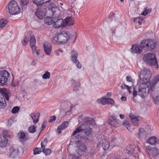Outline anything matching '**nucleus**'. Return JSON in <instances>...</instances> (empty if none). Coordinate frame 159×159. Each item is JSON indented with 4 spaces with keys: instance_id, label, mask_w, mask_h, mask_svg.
Masks as SVG:
<instances>
[{
    "instance_id": "nucleus-1",
    "label": "nucleus",
    "mask_w": 159,
    "mask_h": 159,
    "mask_svg": "<svg viewBox=\"0 0 159 159\" xmlns=\"http://www.w3.org/2000/svg\"><path fill=\"white\" fill-rule=\"evenodd\" d=\"M84 121L85 124L82 125L75 130L72 134L73 136L77 134L78 136L76 138L80 139L86 141L92 140L93 137L92 134V129L89 125L95 124L94 120L92 118H86Z\"/></svg>"
},
{
    "instance_id": "nucleus-2",
    "label": "nucleus",
    "mask_w": 159,
    "mask_h": 159,
    "mask_svg": "<svg viewBox=\"0 0 159 159\" xmlns=\"http://www.w3.org/2000/svg\"><path fill=\"white\" fill-rule=\"evenodd\" d=\"M69 38V33L62 31L56 34L51 40L53 44H62L67 42Z\"/></svg>"
},
{
    "instance_id": "nucleus-3",
    "label": "nucleus",
    "mask_w": 159,
    "mask_h": 159,
    "mask_svg": "<svg viewBox=\"0 0 159 159\" xmlns=\"http://www.w3.org/2000/svg\"><path fill=\"white\" fill-rule=\"evenodd\" d=\"M156 42L154 40H144L141 41L140 45L143 49L148 51L153 49L156 47Z\"/></svg>"
},
{
    "instance_id": "nucleus-4",
    "label": "nucleus",
    "mask_w": 159,
    "mask_h": 159,
    "mask_svg": "<svg viewBox=\"0 0 159 159\" xmlns=\"http://www.w3.org/2000/svg\"><path fill=\"white\" fill-rule=\"evenodd\" d=\"M7 8L9 13L12 15L18 14L20 12V9L18 6L17 3L14 0H11L6 8Z\"/></svg>"
},
{
    "instance_id": "nucleus-5",
    "label": "nucleus",
    "mask_w": 159,
    "mask_h": 159,
    "mask_svg": "<svg viewBox=\"0 0 159 159\" xmlns=\"http://www.w3.org/2000/svg\"><path fill=\"white\" fill-rule=\"evenodd\" d=\"M144 61L150 66L157 65L156 56L153 53H148L144 55L143 58Z\"/></svg>"
},
{
    "instance_id": "nucleus-6",
    "label": "nucleus",
    "mask_w": 159,
    "mask_h": 159,
    "mask_svg": "<svg viewBox=\"0 0 159 159\" xmlns=\"http://www.w3.org/2000/svg\"><path fill=\"white\" fill-rule=\"evenodd\" d=\"M75 143L76 152L80 156L85 154L87 151V148L85 144L80 141H76Z\"/></svg>"
},
{
    "instance_id": "nucleus-7",
    "label": "nucleus",
    "mask_w": 159,
    "mask_h": 159,
    "mask_svg": "<svg viewBox=\"0 0 159 159\" xmlns=\"http://www.w3.org/2000/svg\"><path fill=\"white\" fill-rule=\"evenodd\" d=\"M10 80V74L5 70L0 71V84L2 85H6L8 81Z\"/></svg>"
},
{
    "instance_id": "nucleus-8",
    "label": "nucleus",
    "mask_w": 159,
    "mask_h": 159,
    "mask_svg": "<svg viewBox=\"0 0 159 159\" xmlns=\"http://www.w3.org/2000/svg\"><path fill=\"white\" fill-rule=\"evenodd\" d=\"M139 77L140 80L144 83L148 82L151 77L150 70L148 68H144L141 71Z\"/></svg>"
},
{
    "instance_id": "nucleus-9",
    "label": "nucleus",
    "mask_w": 159,
    "mask_h": 159,
    "mask_svg": "<svg viewBox=\"0 0 159 159\" xmlns=\"http://www.w3.org/2000/svg\"><path fill=\"white\" fill-rule=\"evenodd\" d=\"M47 13V7L45 6H41L38 7L35 12V14L40 19H43Z\"/></svg>"
},
{
    "instance_id": "nucleus-10",
    "label": "nucleus",
    "mask_w": 159,
    "mask_h": 159,
    "mask_svg": "<svg viewBox=\"0 0 159 159\" xmlns=\"http://www.w3.org/2000/svg\"><path fill=\"white\" fill-rule=\"evenodd\" d=\"M149 88L145 84H141L139 87L138 94L141 97L143 98L149 93Z\"/></svg>"
},
{
    "instance_id": "nucleus-11",
    "label": "nucleus",
    "mask_w": 159,
    "mask_h": 159,
    "mask_svg": "<svg viewBox=\"0 0 159 159\" xmlns=\"http://www.w3.org/2000/svg\"><path fill=\"white\" fill-rule=\"evenodd\" d=\"M150 90L156 92V89L159 90V75H156L153 79L152 82L150 84Z\"/></svg>"
},
{
    "instance_id": "nucleus-12",
    "label": "nucleus",
    "mask_w": 159,
    "mask_h": 159,
    "mask_svg": "<svg viewBox=\"0 0 159 159\" xmlns=\"http://www.w3.org/2000/svg\"><path fill=\"white\" fill-rule=\"evenodd\" d=\"M146 150L148 155L153 158L159 154V150L156 147L148 146L146 148Z\"/></svg>"
},
{
    "instance_id": "nucleus-13",
    "label": "nucleus",
    "mask_w": 159,
    "mask_h": 159,
    "mask_svg": "<svg viewBox=\"0 0 159 159\" xmlns=\"http://www.w3.org/2000/svg\"><path fill=\"white\" fill-rule=\"evenodd\" d=\"M71 59L73 62L76 64L77 67L79 69L81 68V65L79 61L77 59L78 56V54L76 51L72 50L71 52Z\"/></svg>"
},
{
    "instance_id": "nucleus-14",
    "label": "nucleus",
    "mask_w": 159,
    "mask_h": 159,
    "mask_svg": "<svg viewBox=\"0 0 159 159\" xmlns=\"http://www.w3.org/2000/svg\"><path fill=\"white\" fill-rule=\"evenodd\" d=\"M53 27L55 28H58L60 27H64L66 26L64 21L60 17L53 19Z\"/></svg>"
},
{
    "instance_id": "nucleus-15",
    "label": "nucleus",
    "mask_w": 159,
    "mask_h": 159,
    "mask_svg": "<svg viewBox=\"0 0 159 159\" xmlns=\"http://www.w3.org/2000/svg\"><path fill=\"white\" fill-rule=\"evenodd\" d=\"M30 46L32 50V52L34 54L35 51L38 55L39 54L40 51L39 50H36L37 47L35 46L36 39L35 36H32L30 40Z\"/></svg>"
},
{
    "instance_id": "nucleus-16",
    "label": "nucleus",
    "mask_w": 159,
    "mask_h": 159,
    "mask_svg": "<svg viewBox=\"0 0 159 159\" xmlns=\"http://www.w3.org/2000/svg\"><path fill=\"white\" fill-rule=\"evenodd\" d=\"M97 102L98 103L102 105H105L107 104H113L114 101L111 98H102L98 99Z\"/></svg>"
},
{
    "instance_id": "nucleus-17",
    "label": "nucleus",
    "mask_w": 159,
    "mask_h": 159,
    "mask_svg": "<svg viewBox=\"0 0 159 159\" xmlns=\"http://www.w3.org/2000/svg\"><path fill=\"white\" fill-rule=\"evenodd\" d=\"M52 13V17L53 19L60 17V11L57 7H52L51 9Z\"/></svg>"
},
{
    "instance_id": "nucleus-18",
    "label": "nucleus",
    "mask_w": 159,
    "mask_h": 159,
    "mask_svg": "<svg viewBox=\"0 0 159 159\" xmlns=\"http://www.w3.org/2000/svg\"><path fill=\"white\" fill-rule=\"evenodd\" d=\"M0 93L3 97L7 101H9V96L8 90L5 88H0Z\"/></svg>"
},
{
    "instance_id": "nucleus-19",
    "label": "nucleus",
    "mask_w": 159,
    "mask_h": 159,
    "mask_svg": "<svg viewBox=\"0 0 159 159\" xmlns=\"http://www.w3.org/2000/svg\"><path fill=\"white\" fill-rule=\"evenodd\" d=\"M109 123L113 126H117L118 125V120L116 117L113 115L111 116L109 118Z\"/></svg>"
},
{
    "instance_id": "nucleus-20",
    "label": "nucleus",
    "mask_w": 159,
    "mask_h": 159,
    "mask_svg": "<svg viewBox=\"0 0 159 159\" xmlns=\"http://www.w3.org/2000/svg\"><path fill=\"white\" fill-rule=\"evenodd\" d=\"M19 154V151L18 149L12 148L10 150L9 157L12 158L16 157L18 156Z\"/></svg>"
},
{
    "instance_id": "nucleus-21",
    "label": "nucleus",
    "mask_w": 159,
    "mask_h": 159,
    "mask_svg": "<svg viewBox=\"0 0 159 159\" xmlns=\"http://www.w3.org/2000/svg\"><path fill=\"white\" fill-rule=\"evenodd\" d=\"M159 142V139L155 136H152L148 138L146 142L151 145H156Z\"/></svg>"
},
{
    "instance_id": "nucleus-22",
    "label": "nucleus",
    "mask_w": 159,
    "mask_h": 159,
    "mask_svg": "<svg viewBox=\"0 0 159 159\" xmlns=\"http://www.w3.org/2000/svg\"><path fill=\"white\" fill-rule=\"evenodd\" d=\"M44 51L47 55H49L52 51L51 45L47 42L44 43L43 44Z\"/></svg>"
},
{
    "instance_id": "nucleus-23",
    "label": "nucleus",
    "mask_w": 159,
    "mask_h": 159,
    "mask_svg": "<svg viewBox=\"0 0 159 159\" xmlns=\"http://www.w3.org/2000/svg\"><path fill=\"white\" fill-rule=\"evenodd\" d=\"M142 49V47L140 45V46L138 44H135L132 45L131 51L133 53H140L141 52Z\"/></svg>"
},
{
    "instance_id": "nucleus-24",
    "label": "nucleus",
    "mask_w": 159,
    "mask_h": 159,
    "mask_svg": "<svg viewBox=\"0 0 159 159\" xmlns=\"http://www.w3.org/2000/svg\"><path fill=\"white\" fill-rule=\"evenodd\" d=\"M30 116L32 119L34 123V124H36L39 120L40 116V113H32L31 114Z\"/></svg>"
},
{
    "instance_id": "nucleus-25",
    "label": "nucleus",
    "mask_w": 159,
    "mask_h": 159,
    "mask_svg": "<svg viewBox=\"0 0 159 159\" xmlns=\"http://www.w3.org/2000/svg\"><path fill=\"white\" fill-rule=\"evenodd\" d=\"M69 122L68 121H65L61 125L58 126L57 129V131L58 132V133L61 134V130L65 129L66 128L68 125Z\"/></svg>"
},
{
    "instance_id": "nucleus-26",
    "label": "nucleus",
    "mask_w": 159,
    "mask_h": 159,
    "mask_svg": "<svg viewBox=\"0 0 159 159\" xmlns=\"http://www.w3.org/2000/svg\"><path fill=\"white\" fill-rule=\"evenodd\" d=\"M99 144L101 145L103 149L107 150L109 147V143L104 139H102L99 142Z\"/></svg>"
},
{
    "instance_id": "nucleus-27",
    "label": "nucleus",
    "mask_w": 159,
    "mask_h": 159,
    "mask_svg": "<svg viewBox=\"0 0 159 159\" xmlns=\"http://www.w3.org/2000/svg\"><path fill=\"white\" fill-rule=\"evenodd\" d=\"M74 21L73 18L71 16L67 17L65 19L64 24L66 26H70L73 25Z\"/></svg>"
},
{
    "instance_id": "nucleus-28",
    "label": "nucleus",
    "mask_w": 159,
    "mask_h": 159,
    "mask_svg": "<svg viewBox=\"0 0 159 159\" xmlns=\"http://www.w3.org/2000/svg\"><path fill=\"white\" fill-rule=\"evenodd\" d=\"M8 141V139L5 137L2 136V135L0 134V147H5Z\"/></svg>"
},
{
    "instance_id": "nucleus-29",
    "label": "nucleus",
    "mask_w": 159,
    "mask_h": 159,
    "mask_svg": "<svg viewBox=\"0 0 159 159\" xmlns=\"http://www.w3.org/2000/svg\"><path fill=\"white\" fill-rule=\"evenodd\" d=\"M129 116L131 119V122L134 125H138V122L139 121L138 116H134L132 114H130Z\"/></svg>"
},
{
    "instance_id": "nucleus-30",
    "label": "nucleus",
    "mask_w": 159,
    "mask_h": 159,
    "mask_svg": "<svg viewBox=\"0 0 159 159\" xmlns=\"http://www.w3.org/2000/svg\"><path fill=\"white\" fill-rule=\"evenodd\" d=\"M71 81L73 84H75L73 88L74 91L75 92L79 91L80 87V84L79 82H76L74 80H72Z\"/></svg>"
},
{
    "instance_id": "nucleus-31",
    "label": "nucleus",
    "mask_w": 159,
    "mask_h": 159,
    "mask_svg": "<svg viewBox=\"0 0 159 159\" xmlns=\"http://www.w3.org/2000/svg\"><path fill=\"white\" fill-rule=\"evenodd\" d=\"M50 0H32L33 2L37 6L49 2Z\"/></svg>"
},
{
    "instance_id": "nucleus-32",
    "label": "nucleus",
    "mask_w": 159,
    "mask_h": 159,
    "mask_svg": "<svg viewBox=\"0 0 159 159\" xmlns=\"http://www.w3.org/2000/svg\"><path fill=\"white\" fill-rule=\"evenodd\" d=\"M53 22V18H51L49 17H46L44 19L45 23L48 25H50L52 24Z\"/></svg>"
},
{
    "instance_id": "nucleus-33",
    "label": "nucleus",
    "mask_w": 159,
    "mask_h": 159,
    "mask_svg": "<svg viewBox=\"0 0 159 159\" xmlns=\"http://www.w3.org/2000/svg\"><path fill=\"white\" fill-rule=\"evenodd\" d=\"M136 147L134 145H131L129 146V149H128V153L129 154H132L134 153V151L136 149Z\"/></svg>"
},
{
    "instance_id": "nucleus-34",
    "label": "nucleus",
    "mask_w": 159,
    "mask_h": 159,
    "mask_svg": "<svg viewBox=\"0 0 159 159\" xmlns=\"http://www.w3.org/2000/svg\"><path fill=\"white\" fill-rule=\"evenodd\" d=\"M7 21L4 19L0 20V29H2L7 23Z\"/></svg>"
},
{
    "instance_id": "nucleus-35",
    "label": "nucleus",
    "mask_w": 159,
    "mask_h": 159,
    "mask_svg": "<svg viewBox=\"0 0 159 159\" xmlns=\"http://www.w3.org/2000/svg\"><path fill=\"white\" fill-rule=\"evenodd\" d=\"M6 103L5 98L2 99V101L0 100V109H3L6 107Z\"/></svg>"
},
{
    "instance_id": "nucleus-36",
    "label": "nucleus",
    "mask_w": 159,
    "mask_h": 159,
    "mask_svg": "<svg viewBox=\"0 0 159 159\" xmlns=\"http://www.w3.org/2000/svg\"><path fill=\"white\" fill-rule=\"evenodd\" d=\"M133 20L134 22L136 23H138L139 25H140L141 24V21L143 20V19L140 17H137L134 18Z\"/></svg>"
},
{
    "instance_id": "nucleus-37",
    "label": "nucleus",
    "mask_w": 159,
    "mask_h": 159,
    "mask_svg": "<svg viewBox=\"0 0 159 159\" xmlns=\"http://www.w3.org/2000/svg\"><path fill=\"white\" fill-rule=\"evenodd\" d=\"M42 150L46 155H48L51 152V150L50 149L46 148H45L42 149Z\"/></svg>"
},
{
    "instance_id": "nucleus-38",
    "label": "nucleus",
    "mask_w": 159,
    "mask_h": 159,
    "mask_svg": "<svg viewBox=\"0 0 159 159\" xmlns=\"http://www.w3.org/2000/svg\"><path fill=\"white\" fill-rule=\"evenodd\" d=\"M37 126L35 125L31 126L29 128V130L30 132L31 133H34L36 131V129Z\"/></svg>"
},
{
    "instance_id": "nucleus-39",
    "label": "nucleus",
    "mask_w": 159,
    "mask_h": 159,
    "mask_svg": "<svg viewBox=\"0 0 159 159\" xmlns=\"http://www.w3.org/2000/svg\"><path fill=\"white\" fill-rule=\"evenodd\" d=\"M3 135L2 136L6 137H10V134H9L10 131L9 130H3L2 132Z\"/></svg>"
},
{
    "instance_id": "nucleus-40",
    "label": "nucleus",
    "mask_w": 159,
    "mask_h": 159,
    "mask_svg": "<svg viewBox=\"0 0 159 159\" xmlns=\"http://www.w3.org/2000/svg\"><path fill=\"white\" fill-rule=\"evenodd\" d=\"M17 136L19 138L22 139H24L25 137V134L22 131H20Z\"/></svg>"
},
{
    "instance_id": "nucleus-41",
    "label": "nucleus",
    "mask_w": 159,
    "mask_h": 159,
    "mask_svg": "<svg viewBox=\"0 0 159 159\" xmlns=\"http://www.w3.org/2000/svg\"><path fill=\"white\" fill-rule=\"evenodd\" d=\"M144 10V11L142 13V15L144 16H146L147 14H149L152 11V9L151 8L148 9L147 8H146Z\"/></svg>"
},
{
    "instance_id": "nucleus-42",
    "label": "nucleus",
    "mask_w": 159,
    "mask_h": 159,
    "mask_svg": "<svg viewBox=\"0 0 159 159\" xmlns=\"http://www.w3.org/2000/svg\"><path fill=\"white\" fill-rule=\"evenodd\" d=\"M50 74L48 71H46L45 73L43 75L42 77L43 79H47L50 78Z\"/></svg>"
},
{
    "instance_id": "nucleus-43",
    "label": "nucleus",
    "mask_w": 159,
    "mask_h": 159,
    "mask_svg": "<svg viewBox=\"0 0 159 159\" xmlns=\"http://www.w3.org/2000/svg\"><path fill=\"white\" fill-rule=\"evenodd\" d=\"M41 148H34V155H36L37 154H40L41 152Z\"/></svg>"
},
{
    "instance_id": "nucleus-44",
    "label": "nucleus",
    "mask_w": 159,
    "mask_h": 159,
    "mask_svg": "<svg viewBox=\"0 0 159 159\" xmlns=\"http://www.w3.org/2000/svg\"><path fill=\"white\" fill-rule=\"evenodd\" d=\"M146 132L143 129H139V137H143L146 134Z\"/></svg>"
},
{
    "instance_id": "nucleus-45",
    "label": "nucleus",
    "mask_w": 159,
    "mask_h": 159,
    "mask_svg": "<svg viewBox=\"0 0 159 159\" xmlns=\"http://www.w3.org/2000/svg\"><path fill=\"white\" fill-rule=\"evenodd\" d=\"M123 125L125 126L128 130L130 129V126L129 125V123L128 121L126 120H124L123 123Z\"/></svg>"
},
{
    "instance_id": "nucleus-46",
    "label": "nucleus",
    "mask_w": 159,
    "mask_h": 159,
    "mask_svg": "<svg viewBox=\"0 0 159 159\" xmlns=\"http://www.w3.org/2000/svg\"><path fill=\"white\" fill-rule=\"evenodd\" d=\"M29 2V0H20V4L22 7L27 5Z\"/></svg>"
},
{
    "instance_id": "nucleus-47",
    "label": "nucleus",
    "mask_w": 159,
    "mask_h": 159,
    "mask_svg": "<svg viewBox=\"0 0 159 159\" xmlns=\"http://www.w3.org/2000/svg\"><path fill=\"white\" fill-rule=\"evenodd\" d=\"M48 143L47 139H44V140L41 143V148H45V146Z\"/></svg>"
},
{
    "instance_id": "nucleus-48",
    "label": "nucleus",
    "mask_w": 159,
    "mask_h": 159,
    "mask_svg": "<svg viewBox=\"0 0 159 159\" xmlns=\"http://www.w3.org/2000/svg\"><path fill=\"white\" fill-rule=\"evenodd\" d=\"M32 32L31 31H29L27 34L25 38L26 40H28V41H29V39L30 37H31L32 36H32Z\"/></svg>"
},
{
    "instance_id": "nucleus-49",
    "label": "nucleus",
    "mask_w": 159,
    "mask_h": 159,
    "mask_svg": "<svg viewBox=\"0 0 159 159\" xmlns=\"http://www.w3.org/2000/svg\"><path fill=\"white\" fill-rule=\"evenodd\" d=\"M121 88L122 89H127V90L129 91V93L130 94L131 93L130 91V89L129 86H128L125 84H122L121 86Z\"/></svg>"
},
{
    "instance_id": "nucleus-50",
    "label": "nucleus",
    "mask_w": 159,
    "mask_h": 159,
    "mask_svg": "<svg viewBox=\"0 0 159 159\" xmlns=\"http://www.w3.org/2000/svg\"><path fill=\"white\" fill-rule=\"evenodd\" d=\"M80 156H76L75 154L74 155H71L69 156L70 159H80Z\"/></svg>"
},
{
    "instance_id": "nucleus-51",
    "label": "nucleus",
    "mask_w": 159,
    "mask_h": 159,
    "mask_svg": "<svg viewBox=\"0 0 159 159\" xmlns=\"http://www.w3.org/2000/svg\"><path fill=\"white\" fill-rule=\"evenodd\" d=\"M79 7L81 8L84 6V2L83 0H80L78 3Z\"/></svg>"
},
{
    "instance_id": "nucleus-52",
    "label": "nucleus",
    "mask_w": 159,
    "mask_h": 159,
    "mask_svg": "<svg viewBox=\"0 0 159 159\" xmlns=\"http://www.w3.org/2000/svg\"><path fill=\"white\" fill-rule=\"evenodd\" d=\"M19 110V108L18 107H14L11 110V112L14 114L17 112Z\"/></svg>"
},
{
    "instance_id": "nucleus-53",
    "label": "nucleus",
    "mask_w": 159,
    "mask_h": 159,
    "mask_svg": "<svg viewBox=\"0 0 159 159\" xmlns=\"http://www.w3.org/2000/svg\"><path fill=\"white\" fill-rule=\"evenodd\" d=\"M19 84V82L18 81V80H15L14 81V80L13 79L12 82V85L14 87H15L17 86Z\"/></svg>"
},
{
    "instance_id": "nucleus-54",
    "label": "nucleus",
    "mask_w": 159,
    "mask_h": 159,
    "mask_svg": "<svg viewBox=\"0 0 159 159\" xmlns=\"http://www.w3.org/2000/svg\"><path fill=\"white\" fill-rule=\"evenodd\" d=\"M47 124V122L46 121H44L43 122V124H42V128H41V129L42 130H43L45 128V127L46 126V125Z\"/></svg>"
},
{
    "instance_id": "nucleus-55",
    "label": "nucleus",
    "mask_w": 159,
    "mask_h": 159,
    "mask_svg": "<svg viewBox=\"0 0 159 159\" xmlns=\"http://www.w3.org/2000/svg\"><path fill=\"white\" fill-rule=\"evenodd\" d=\"M156 89V92L157 93V95L156 96V101H158V102H159V90H158L157 89Z\"/></svg>"
},
{
    "instance_id": "nucleus-56",
    "label": "nucleus",
    "mask_w": 159,
    "mask_h": 159,
    "mask_svg": "<svg viewBox=\"0 0 159 159\" xmlns=\"http://www.w3.org/2000/svg\"><path fill=\"white\" fill-rule=\"evenodd\" d=\"M56 117L55 116H52L50 117V119L49 121V122H52L54 120H56Z\"/></svg>"
},
{
    "instance_id": "nucleus-57",
    "label": "nucleus",
    "mask_w": 159,
    "mask_h": 159,
    "mask_svg": "<svg viewBox=\"0 0 159 159\" xmlns=\"http://www.w3.org/2000/svg\"><path fill=\"white\" fill-rule=\"evenodd\" d=\"M28 41H28V40H26L25 38H24L23 41L22 43L24 45H26L27 44Z\"/></svg>"
},
{
    "instance_id": "nucleus-58",
    "label": "nucleus",
    "mask_w": 159,
    "mask_h": 159,
    "mask_svg": "<svg viewBox=\"0 0 159 159\" xmlns=\"http://www.w3.org/2000/svg\"><path fill=\"white\" fill-rule=\"evenodd\" d=\"M133 95L134 97H135L137 94V92L136 91L134 88H133Z\"/></svg>"
},
{
    "instance_id": "nucleus-59",
    "label": "nucleus",
    "mask_w": 159,
    "mask_h": 159,
    "mask_svg": "<svg viewBox=\"0 0 159 159\" xmlns=\"http://www.w3.org/2000/svg\"><path fill=\"white\" fill-rule=\"evenodd\" d=\"M132 79L130 77L127 76L126 80L128 82H131L132 81Z\"/></svg>"
},
{
    "instance_id": "nucleus-60",
    "label": "nucleus",
    "mask_w": 159,
    "mask_h": 159,
    "mask_svg": "<svg viewBox=\"0 0 159 159\" xmlns=\"http://www.w3.org/2000/svg\"><path fill=\"white\" fill-rule=\"evenodd\" d=\"M121 99L122 101H125L126 100V98L124 96H122L121 98Z\"/></svg>"
},
{
    "instance_id": "nucleus-61",
    "label": "nucleus",
    "mask_w": 159,
    "mask_h": 159,
    "mask_svg": "<svg viewBox=\"0 0 159 159\" xmlns=\"http://www.w3.org/2000/svg\"><path fill=\"white\" fill-rule=\"evenodd\" d=\"M112 95V93H110V92H108L107 93V95L108 97H110Z\"/></svg>"
},
{
    "instance_id": "nucleus-62",
    "label": "nucleus",
    "mask_w": 159,
    "mask_h": 159,
    "mask_svg": "<svg viewBox=\"0 0 159 159\" xmlns=\"http://www.w3.org/2000/svg\"><path fill=\"white\" fill-rule=\"evenodd\" d=\"M120 118L122 119H124L125 118L124 115L123 114H120Z\"/></svg>"
},
{
    "instance_id": "nucleus-63",
    "label": "nucleus",
    "mask_w": 159,
    "mask_h": 159,
    "mask_svg": "<svg viewBox=\"0 0 159 159\" xmlns=\"http://www.w3.org/2000/svg\"><path fill=\"white\" fill-rule=\"evenodd\" d=\"M58 51V50L55 51V53L57 56H59V55Z\"/></svg>"
},
{
    "instance_id": "nucleus-64",
    "label": "nucleus",
    "mask_w": 159,
    "mask_h": 159,
    "mask_svg": "<svg viewBox=\"0 0 159 159\" xmlns=\"http://www.w3.org/2000/svg\"><path fill=\"white\" fill-rule=\"evenodd\" d=\"M32 65L33 66H35L36 65V63L34 61H32Z\"/></svg>"
}]
</instances>
